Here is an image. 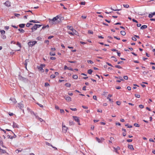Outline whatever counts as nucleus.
Wrapping results in <instances>:
<instances>
[{
    "label": "nucleus",
    "instance_id": "obj_1",
    "mask_svg": "<svg viewBox=\"0 0 155 155\" xmlns=\"http://www.w3.org/2000/svg\"><path fill=\"white\" fill-rule=\"evenodd\" d=\"M59 18V17L57 15L52 19L50 20L49 22L52 25L57 24L59 22V21L58 20Z\"/></svg>",
    "mask_w": 155,
    "mask_h": 155
},
{
    "label": "nucleus",
    "instance_id": "obj_2",
    "mask_svg": "<svg viewBox=\"0 0 155 155\" xmlns=\"http://www.w3.org/2000/svg\"><path fill=\"white\" fill-rule=\"evenodd\" d=\"M62 131L63 133H65L67 131V130L68 129V128L67 127H66L64 125L63 123H62Z\"/></svg>",
    "mask_w": 155,
    "mask_h": 155
},
{
    "label": "nucleus",
    "instance_id": "obj_3",
    "mask_svg": "<svg viewBox=\"0 0 155 155\" xmlns=\"http://www.w3.org/2000/svg\"><path fill=\"white\" fill-rule=\"evenodd\" d=\"M37 42L36 41H30L28 42V44L29 46H32L35 45Z\"/></svg>",
    "mask_w": 155,
    "mask_h": 155
},
{
    "label": "nucleus",
    "instance_id": "obj_4",
    "mask_svg": "<svg viewBox=\"0 0 155 155\" xmlns=\"http://www.w3.org/2000/svg\"><path fill=\"white\" fill-rule=\"evenodd\" d=\"M73 117L74 119V120L78 123V124L79 125H80V120L79 118V117L77 116H74Z\"/></svg>",
    "mask_w": 155,
    "mask_h": 155
},
{
    "label": "nucleus",
    "instance_id": "obj_5",
    "mask_svg": "<svg viewBox=\"0 0 155 155\" xmlns=\"http://www.w3.org/2000/svg\"><path fill=\"white\" fill-rule=\"evenodd\" d=\"M4 4L6 6L8 7H9L11 6V3L8 1H7Z\"/></svg>",
    "mask_w": 155,
    "mask_h": 155
},
{
    "label": "nucleus",
    "instance_id": "obj_6",
    "mask_svg": "<svg viewBox=\"0 0 155 155\" xmlns=\"http://www.w3.org/2000/svg\"><path fill=\"white\" fill-rule=\"evenodd\" d=\"M64 98L66 100L68 101H71V98L69 96H67L64 97Z\"/></svg>",
    "mask_w": 155,
    "mask_h": 155
},
{
    "label": "nucleus",
    "instance_id": "obj_7",
    "mask_svg": "<svg viewBox=\"0 0 155 155\" xmlns=\"http://www.w3.org/2000/svg\"><path fill=\"white\" fill-rule=\"evenodd\" d=\"M119 80L116 81L118 82H120L121 81H124V80L121 77H118Z\"/></svg>",
    "mask_w": 155,
    "mask_h": 155
},
{
    "label": "nucleus",
    "instance_id": "obj_8",
    "mask_svg": "<svg viewBox=\"0 0 155 155\" xmlns=\"http://www.w3.org/2000/svg\"><path fill=\"white\" fill-rule=\"evenodd\" d=\"M12 127L14 128H18L19 127L18 125L16 123L13 122Z\"/></svg>",
    "mask_w": 155,
    "mask_h": 155
},
{
    "label": "nucleus",
    "instance_id": "obj_9",
    "mask_svg": "<svg viewBox=\"0 0 155 155\" xmlns=\"http://www.w3.org/2000/svg\"><path fill=\"white\" fill-rule=\"evenodd\" d=\"M154 15H155V12L153 13H151L149 14L148 15V17L150 18H151Z\"/></svg>",
    "mask_w": 155,
    "mask_h": 155
},
{
    "label": "nucleus",
    "instance_id": "obj_10",
    "mask_svg": "<svg viewBox=\"0 0 155 155\" xmlns=\"http://www.w3.org/2000/svg\"><path fill=\"white\" fill-rule=\"evenodd\" d=\"M38 28L37 26L36 25V24H35V25L31 28L32 31L33 32L34 31L36 30Z\"/></svg>",
    "mask_w": 155,
    "mask_h": 155
},
{
    "label": "nucleus",
    "instance_id": "obj_11",
    "mask_svg": "<svg viewBox=\"0 0 155 155\" xmlns=\"http://www.w3.org/2000/svg\"><path fill=\"white\" fill-rule=\"evenodd\" d=\"M128 147L129 149L131 150H134L133 146L132 145H128Z\"/></svg>",
    "mask_w": 155,
    "mask_h": 155
},
{
    "label": "nucleus",
    "instance_id": "obj_12",
    "mask_svg": "<svg viewBox=\"0 0 155 155\" xmlns=\"http://www.w3.org/2000/svg\"><path fill=\"white\" fill-rule=\"evenodd\" d=\"M25 25V24H21L19 25V26L21 28H23L24 27Z\"/></svg>",
    "mask_w": 155,
    "mask_h": 155
},
{
    "label": "nucleus",
    "instance_id": "obj_13",
    "mask_svg": "<svg viewBox=\"0 0 155 155\" xmlns=\"http://www.w3.org/2000/svg\"><path fill=\"white\" fill-rule=\"evenodd\" d=\"M72 31L73 32L74 35H77L78 34V32L74 29Z\"/></svg>",
    "mask_w": 155,
    "mask_h": 155
},
{
    "label": "nucleus",
    "instance_id": "obj_14",
    "mask_svg": "<svg viewBox=\"0 0 155 155\" xmlns=\"http://www.w3.org/2000/svg\"><path fill=\"white\" fill-rule=\"evenodd\" d=\"M147 28V26L146 25H143L140 27L141 29L146 28Z\"/></svg>",
    "mask_w": 155,
    "mask_h": 155
},
{
    "label": "nucleus",
    "instance_id": "obj_15",
    "mask_svg": "<svg viewBox=\"0 0 155 155\" xmlns=\"http://www.w3.org/2000/svg\"><path fill=\"white\" fill-rule=\"evenodd\" d=\"M72 78L74 79H77L78 78V76L76 74L72 76Z\"/></svg>",
    "mask_w": 155,
    "mask_h": 155
},
{
    "label": "nucleus",
    "instance_id": "obj_16",
    "mask_svg": "<svg viewBox=\"0 0 155 155\" xmlns=\"http://www.w3.org/2000/svg\"><path fill=\"white\" fill-rule=\"evenodd\" d=\"M120 33L122 35L124 36L126 35V33L124 31H121Z\"/></svg>",
    "mask_w": 155,
    "mask_h": 155
},
{
    "label": "nucleus",
    "instance_id": "obj_17",
    "mask_svg": "<svg viewBox=\"0 0 155 155\" xmlns=\"http://www.w3.org/2000/svg\"><path fill=\"white\" fill-rule=\"evenodd\" d=\"M50 54L51 55L54 56L55 55V52H53V51H51L50 52Z\"/></svg>",
    "mask_w": 155,
    "mask_h": 155
},
{
    "label": "nucleus",
    "instance_id": "obj_18",
    "mask_svg": "<svg viewBox=\"0 0 155 155\" xmlns=\"http://www.w3.org/2000/svg\"><path fill=\"white\" fill-rule=\"evenodd\" d=\"M18 30L21 33H24L25 32V31L24 30L21 29L19 28L18 29Z\"/></svg>",
    "mask_w": 155,
    "mask_h": 155
},
{
    "label": "nucleus",
    "instance_id": "obj_19",
    "mask_svg": "<svg viewBox=\"0 0 155 155\" xmlns=\"http://www.w3.org/2000/svg\"><path fill=\"white\" fill-rule=\"evenodd\" d=\"M0 152L2 153H6V151L5 150L0 149Z\"/></svg>",
    "mask_w": 155,
    "mask_h": 155
},
{
    "label": "nucleus",
    "instance_id": "obj_20",
    "mask_svg": "<svg viewBox=\"0 0 155 155\" xmlns=\"http://www.w3.org/2000/svg\"><path fill=\"white\" fill-rule=\"evenodd\" d=\"M45 67V64H41L40 66L38 68H43Z\"/></svg>",
    "mask_w": 155,
    "mask_h": 155
},
{
    "label": "nucleus",
    "instance_id": "obj_21",
    "mask_svg": "<svg viewBox=\"0 0 155 155\" xmlns=\"http://www.w3.org/2000/svg\"><path fill=\"white\" fill-rule=\"evenodd\" d=\"M65 86L67 87H70L71 86V84L68 83H67L65 84Z\"/></svg>",
    "mask_w": 155,
    "mask_h": 155
},
{
    "label": "nucleus",
    "instance_id": "obj_22",
    "mask_svg": "<svg viewBox=\"0 0 155 155\" xmlns=\"http://www.w3.org/2000/svg\"><path fill=\"white\" fill-rule=\"evenodd\" d=\"M29 21H30V22H33V23H39V22L38 21H36L35 20H31Z\"/></svg>",
    "mask_w": 155,
    "mask_h": 155
},
{
    "label": "nucleus",
    "instance_id": "obj_23",
    "mask_svg": "<svg viewBox=\"0 0 155 155\" xmlns=\"http://www.w3.org/2000/svg\"><path fill=\"white\" fill-rule=\"evenodd\" d=\"M123 6L124 8H127L129 7V5L128 4H124Z\"/></svg>",
    "mask_w": 155,
    "mask_h": 155
},
{
    "label": "nucleus",
    "instance_id": "obj_24",
    "mask_svg": "<svg viewBox=\"0 0 155 155\" xmlns=\"http://www.w3.org/2000/svg\"><path fill=\"white\" fill-rule=\"evenodd\" d=\"M28 61V60H26L25 61V68H27V62Z\"/></svg>",
    "mask_w": 155,
    "mask_h": 155
},
{
    "label": "nucleus",
    "instance_id": "obj_25",
    "mask_svg": "<svg viewBox=\"0 0 155 155\" xmlns=\"http://www.w3.org/2000/svg\"><path fill=\"white\" fill-rule=\"evenodd\" d=\"M92 72V71L91 69H89L88 71L87 72L89 74H91Z\"/></svg>",
    "mask_w": 155,
    "mask_h": 155
},
{
    "label": "nucleus",
    "instance_id": "obj_26",
    "mask_svg": "<svg viewBox=\"0 0 155 155\" xmlns=\"http://www.w3.org/2000/svg\"><path fill=\"white\" fill-rule=\"evenodd\" d=\"M39 71L41 72H43L44 71V70L43 68H38Z\"/></svg>",
    "mask_w": 155,
    "mask_h": 155
},
{
    "label": "nucleus",
    "instance_id": "obj_27",
    "mask_svg": "<svg viewBox=\"0 0 155 155\" xmlns=\"http://www.w3.org/2000/svg\"><path fill=\"white\" fill-rule=\"evenodd\" d=\"M55 75H54V74L51 75L50 77V78L52 79L54 78H55Z\"/></svg>",
    "mask_w": 155,
    "mask_h": 155
},
{
    "label": "nucleus",
    "instance_id": "obj_28",
    "mask_svg": "<svg viewBox=\"0 0 155 155\" xmlns=\"http://www.w3.org/2000/svg\"><path fill=\"white\" fill-rule=\"evenodd\" d=\"M111 58H113V60L115 61H117V60L114 56L111 57Z\"/></svg>",
    "mask_w": 155,
    "mask_h": 155
},
{
    "label": "nucleus",
    "instance_id": "obj_29",
    "mask_svg": "<svg viewBox=\"0 0 155 155\" xmlns=\"http://www.w3.org/2000/svg\"><path fill=\"white\" fill-rule=\"evenodd\" d=\"M32 25V24L28 23L26 24V26L27 27H29L30 25Z\"/></svg>",
    "mask_w": 155,
    "mask_h": 155
},
{
    "label": "nucleus",
    "instance_id": "obj_30",
    "mask_svg": "<svg viewBox=\"0 0 155 155\" xmlns=\"http://www.w3.org/2000/svg\"><path fill=\"white\" fill-rule=\"evenodd\" d=\"M48 27H49V26L48 25H47L46 26H44L42 27V29H45V28H48Z\"/></svg>",
    "mask_w": 155,
    "mask_h": 155
},
{
    "label": "nucleus",
    "instance_id": "obj_31",
    "mask_svg": "<svg viewBox=\"0 0 155 155\" xmlns=\"http://www.w3.org/2000/svg\"><path fill=\"white\" fill-rule=\"evenodd\" d=\"M87 62L89 64H93V62L91 60H88L87 61Z\"/></svg>",
    "mask_w": 155,
    "mask_h": 155
},
{
    "label": "nucleus",
    "instance_id": "obj_32",
    "mask_svg": "<svg viewBox=\"0 0 155 155\" xmlns=\"http://www.w3.org/2000/svg\"><path fill=\"white\" fill-rule=\"evenodd\" d=\"M0 32L2 35L4 34L5 33V31L4 30H2L0 31Z\"/></svg>",
    "mask_w": 155,
    "mask_h": 155
},
{
    "label": "nucleus",
    "instance_id": "obj_33",
    "mask_svg": "<svg viewBox=\"0 0 155 155\" xmlns=\"http://www.w3.org/2000/svg\"><path fill=\"white\" fill-rule=\"evenodd\" d=\"M70 109L71 110H72L74 111H76L77 110V109L76 108H70Z\"/></svg>",
    "mask_w": 155,
    "mask_h": 155
},
{
    "label": "nucleus",
    "instance_id": "obj_34",
    "mask_svg": "<svg viewBox=\"0 0 155 155\" xmlns=\"http://www.w3.org/2000/svg\"><path fill=\"white\" fill-rule=\"evenodd\" d=\"M50 85L48 83H45V86L47 87L48 86H49Z\"/></svg>",
    "mask_w": 155,
    "mask_h": 155
},
{
    "label": "nucleus",
    "instance_id": "obj_35",
    "mask_svg": "<svg viewBox=\"0 0 155 155\" xmlns=\"http://www.w3.org/2000/svg\"><path fill=\"white\" fill-rule=\"evenodd\" d=\"M88 32L89 34H93V31H92L90 30H88Z\"/></svg>",
    "mask_w": 155,
    "mask_h": 155
},
{
    "label": "nucleus",
    "instance_id": "obj_36",
    "mask_svg": "<svg viewBox=\"0 0 155 155\" xmlns=\"http://www.w3.org/2000/svg\"><path fill=\"white\" fill-rule=\"evenodd\" d=\"M134 126L135 127H139L140 126L138 124L136 123H135L134 124Z\"/></svg>",
    "mask_w": 155,
    "mask_h": 155
},
{
    "label": "nucleus",
    "instance_id": "obj_37",
    "mask_svg": "<svg viewBox=\"0 0 155 155\" xmlns=\"http://www.w3.org/2000/svg\"><path fill=\"white\" fill-rule=\"evenodd\" d=\"M85 2H81L80 4L81 5H85Z\"/></svg>",
    "mask_w": 155,
    "mask_h": 155
},
{
    "label": "nucleus",
    "instance_id": "obj_38",
    "mask_svg": "<svg viewBox=\"0 0 155 155\" xmlns=\"http://www.w3.org/2000/svg\"><path fill=\"white\" fill-rule=\"evenodd\" d=\"M135 96L137 98H140V95L139 94H135Z\"/></svg>",
    "mask_w": 155,
    "mask_h": 155
},
{
    "label": "nucleus",
    "instance_id": "obj_39",
    "mask_svg": "<svg viewBox=\"0 0 155 155\" xmlns=\"http://www.w3.org/2000/svg\"><path fill=\"white\" fill-rule=\"evenodd\" d=\"M123 78L125 80H127L128 79V77L127 76H124Z\"/></svg>",
    "mask_w": 155,
    "mask_h": 155
},
{
    "label": "nucleus",
    "instance_id": "obj_40",
    "mask_svg": "<svg viewBox=\"0 0 155 155\" xmlns=\"http://www.w3.org/2000/svg\"><path fill=\"white\" fill-rule=\"evenodd\" d=\"M69 123V125H72L74 124L73 122L72 121H70Z\"/></svg>",
    "mask_w": 155,
    "mask_h": 155
},
{
    "label": "nucleus",
    "instance_id": "obj_41",
    "mask_svg": "<svg viewBox=\"0 0 155 155\" xmlns=\"http://www.w3.org/2000/svg\"><path fill=\"white\" fill-rule=\"evenodd\" d=\"M37 104L40 107H42V108H43V106L41 104H39V103H37Z\"/></svg>",
    "mask_w": 155,
    "mask_h": 155
},
{
    "label": "nucleus",
    "instance_id": "obj_42",
    "mask_svg": "<svg viewBox=\"0 0 155 155\" xmlns=\"http://www.w3.org/2000/svg\"><path fill=\"white\" fill-rule=\"evenodd\" d=\"M116 103L118 105H120L121 104L120 102L119 101H116Z\"/></svg>",
    "mask_w": 155,
    "mask_h": 155
},
{
    "label": "nucleus",
    "instance_id": "obj_43",
    "mask_svg": "<svg viewBox=\"0 0 155 155\" xmlns=\"http://www.w3.org/2000/svg\"><path fill=\"white\" fill-rule=\"evenodd\" d=\"M125 126H127L129 128H130L132 127V126H129V125H128L127 124H125Z\"/></svg>",
    "mask_w": 155,
    "mask_h": 155
},
{
    "label": "nucleus",
    "instance_id": "obj_44",
    "mask_svg": "<svg viewBox=\"0 0 155 155\" xmlns=\"http://www.w3.org/2000/svg\"><path fill=\"white\" fill-rule=\"evenodd\" d=\"M139 107L140 108L142 109L144 107V106L142 105H139Z\"/></svg>",
    "mask_w": 155,
    "mask_h": 155
},
{
    "label": "nucleus",
    "instance_id": "obj_45",
    "mask_svg": "<svg viewBox=\"0 0 155 155\" xmlns=\"http://www.w3.org/2000/svg\"><path fill=\"white\" fill-rule=\"evenodd\" d=\"M93 98L95 100H97V97L96 96H95V95L93 96Z\"/></svg>",
    "mask_w": 155,
    "mask_h": 155
},
{
    "label": "nucleus",
    "instance_id": "obj_46",
    "mask_svg": "<svg viewBox=\"0 0 155 155\" xmlns=\"http://www.w3.org/2000/svg\"><path fill=\"white\" fill-rule=\"evenodd\" d=\"M8 114L10 116H12L14 115V114L12 113L9 112L8 113Z\"/></svg>",
    "mask_w": 155,
    "mask_h": 155
},
{
    "label": "nucleus",
    "instance_id": "obj_47",
    "mask_svg": "<svg viewBox=\"0 0 155 155\" xmlns=\"http://www.w3.org/2000/svg\"><path fill=\"white\" fill-rule=\"evenodd\" d=\"M68 27H69L68 29H69L71 30L72 31L74 29L72 28V27H71V26H69Z\"/></svg>",
    "mask_w": 155,
    "mask_h": 155
},
{
    "label": "nucleus",
    "instance_id": "obj_48",
    "mask_svg": "<svg viewBox=\"0 0 155 155\" xmlns=\"http://www.w3.org/2000/svg\"><path fill=\"white\" fill-rule=\"evenodd\" d=\"M132 39L134 41H136L137 40V39L135 37H132Z\"/></svg>",
    "mask_w": 155,
    "mask_h": 155
},
{
    "label": "nucleus",
    "instance_id": "obj_49",
    "mask_svg": "<svg viewBox=\"0 0 155 155\" xmlns=\"http://www.w3.org/2000/svg\"><path fill=\"white\" fill-rule=\"evenodd\" d=\"M51 51H54L55 50V48H51Z\"/></svg>",
    "mask_w": 155,
    "mask_h": 155
},
{
    "label": "nucleus",
    "instance_id": "obj_50",
    "mask_svg": "<svg viewBox=\"0 0 155 155\" xmlns=\"http://www.w3.org/2000/svg\"><path fill=\"white\" fill-rule=\"evenodd\" d=\"M82 107L84 109H87L88 107L87 106H82Z\"/></svg>",
    "mask_w": 155,
    "mask_h": 155
},
{
    "label": "nucleus",
    "instance_id": "obj_51",
    "mask_svg": "<svg viewBox=\"0 0 155 155\" xmlns=\"http://www.w3.org/2000/svg\"><path fill=\"white\" fill-rule=\"evenodd\" d=\"M37 39L38 40H40L42 39V38L40 37H38L37 38Z\"/></svg>",
    "mask_w": 155,
    "mask_h": 155
},
{
    "label": "nucleus",
    "instance_id": "obj_52",
    "mask_svg": "<svg viewBox=\"0 0 155 155\" xmlns=\"http://www.w3.org/2000/svg\"><path fill=\"white\" fill-rule=\"evenodd\" d=\"M50 59L52 60H54L56 59V58L55 57H51L50 58Z\"/></svg>",
    "mask_w": 155,
    "mask_h": 155
},
{
    "label": "nucleus",
    "instance_id": "obj_53",
    "mask_svg": "<svg viewBox=\"0 0 155 155\" xmlns=\"http://www.w3.org/2000/svg\"><path fill=\"white\" fill-rule=\"evenodd\" d=\"M68 94L70 96H72L73 95V93H70V92H68Z\"/></svg>",
    "mask_w": 155,
    "mask_h": 155
},
{
    "label": "nucleus",
    "instance_id": "obj_54",
    "mask_svg": "<svg viewBox=\"0 0 155 155\" xmlns=\"http://www.w3.org/2000/svg\"><path fill=\"white\" fill-rule=\"evenodd\" d=\"M9 28V26H5V29L6 30H8Z\"/></svg>",
    "mask_w": 155,
    "mask_h": 155
},
{
    "label": "nucleus",
    "instance_id": "obj_55",
    "mask_svg": "<svg viewBox=\"0 0 155 155\" xmlns=\"http://www.w3.org/2000/svg\"><path fill=\"white\" fill-rule=\"evenodd\" d=\"M21 150H15V152L16 153H19V152H21Z\"/></svg>",
    "mask_w": 155,
    "mask_h": 155
},
{
    "label": "nucleus",
    "instance_id": "obj_56",
    "mask_svg": "<svg viewBox=\"0 0 155 155\" xmlns=\"http://www.w3.org/2000/svg\"><path fill=\"white\" fill-rule=\"evenodd\" d=\"M127 89L129 90L130 91L131 90V87L130 86H128L127 87Z\"/></svg>",
    "mask_w": 155,
    "mask_h": 155
},
{
    "label": "nucleus",
    "instance_id": "obj_57",
    "mask_svg": "<svg viewBox=\"0 0 155 155\" xmlns=\"http://www.w3.org/2000/svg\"><path fill=\"white\" fill-rule=\"evenodd\" d=\"M127 141L128 142H130L132 141V140L131 139H128L127 140Z\"/></svg>",
    "mask_w": 155,
    "mask_h": 155
},
{
    "label": "nucleus",
    "instance_id": "obj_58",
    "mask_svg": "<svg viewBox=\"0 0 155 155\" xmlns=\"http://www.w3.org/2000/svg\"><path fill=\"white\" fill-rule=\"evenodd\" d=\"M97 111L98 112L101 113L102 112V110L101 109H98L97 110Z\"/></svg>",
    "mask_w": 155,
    "mask_h": 155
},
{
    "label": "nucleus",
    "instance_id": "obj_59",
    "mask_svg": "<svg viewBox=\"0 0 155 155\" xmlns=\"http://www.w3.org/2000/svg\"><path fill=\"white\" fill-rule=\"evenodd\" d=\"M64 110L63 109H60V112L61 113H64Z\"/></svg>",
    "mask_w": 155,
    "mask_h": 155
},
{
    "label": "nucleus",
    "instance_id": "obj_60",
    "mask_svg": "<svg viewBox=\"0 0 155 155\" xmlns=\"http://www.w3.org/2000/svg\"><path fill=\"white\" fill-rule=\"evenodd\" d=\"M132 21L133 22H135L136 23H138V21L134 19H132Z\"/></svg>",
    "mask_w": 155,
    "mask_h": 155
},
{
    "label": "nucleus",
    "instance_id": "obj_61",
    "mask_svg": "<svg viewBox=\"0 0 155 155\" xmlns=\"http://www.w3.org/2000/svg\"><path fill=\"white\" fill-rule=\"evenodd\" d=\"M12 27H13L15 28H18V26H16L15 25H12Z\"/></svg>",
    "mask_w": 155,
    "mask_h": 155
},
{
    "label": "nucleus",
    "instance_id": "obj_62",
    "mask_svg": "<svg viewBox=\"0 0 155 155\" xmlns=\"http://www.w3.org/2000/svg\"><path fill=\"white\" fill-rule=\"evenodd\" d=\"M17 45H18L20 47H21V44L20 43H19L18 42H17Z\"/></svg>",
    "mask_w": 155,
    "mask_h": 155
},
{
    "label": "nucleus",
    "instance_id": "obj_63",
    "mask_svg": "<svg viewBox=\"0 0 155 155\" xmlns=\"http://www.w3.org/2000/svg\"><path fill=\"white\" fill-rule=\"evenodd\" d=\"M53 37V36H50L48 37V39H51Z\"/></svg>",
    "mask_w": 155,
    "mask_h": 155
},
{
    "label": "nucleus",
    "instance_id": "obj_64",
    "mask_svg": "<svg viewBox=\"0 0 155 155\" xmlns=\"http://www.w3.org/2000/svg\"><path fill=\"white\" fill-rule=\"evenodd\" d=\"M39 119V121L41 122H42L43 121V120L41 119V118H38Z\"/></svg>",
    "mask_w": 155,
    "mask_h": 155
}]
</instances>
